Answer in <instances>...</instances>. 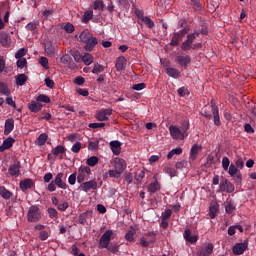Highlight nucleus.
<instances>
[{"mask_svg": "<svg viewBox=\"0 0 256 256\" xmlns=\"http://www.w3.org/2000/svg\"><path fill=\"white\" fill-rule=\"evenodd\" d=\"M115 238V233L113 230H106L99 240V247L101 249H107L110 253H118L119 252V244H111V239Z\"/></svg>", "mask_w": 256, "mask_h": 256, "instance_id": "nucleus-1", "label": "nucleus"}, {"mask_svg": "<svg viewBox=\"0 0 256 256\" xmlns=\"http://www.w3.org/2000/svg\"><path fill=\"white\" fill-rule=\"evenodd\" d=\"M79 39L81 43H84L85 51L91 53V51H95V47L99 45V39L93 36V33L89 32V30H84L80 33Z\"/></svg>", "mask_w": 256, "mask_h": 256, "instance_id": "nucleus-2", "label": "nucleus"}, {"mask_svg": "<svg viewBox=\"0 0 256 256\" xmlns=\"http://www.w3.org/2000/svg\"><path fill=\"white\" fill-rule=\"evenodd\" d=\"M169 131L172 139L183 141L186 137H189V122H184L180 128L171 125Z\"/></svg>", "mask_w": 256, "mask_h": 256, "instance_id": "nucleus-3", "label": "nucleus"}, {"mask_svg": "<svg viewBox=\"0 0 256 256\" xmlns=\"http://www.w3.org/2000/svg\"><path fill=\"white\" fill-rule=\"evenodd\" d=\"M63 177H65V174H63V172L58 173L54 180H52L49 184L47 189L50 191V193H53V191L57 190V187H59V189H67V183H65L63 181Z\"/></svg>", "mask_w": 256, "mask_h": 256, "instance_id": "nucleus-4", "label": "nucleus"}, {"mask_svg": "<svg viewBox=\"0 0 256 256\" xmlns=\"http://www.w3.org/2000/svg\"><path fill=\"white\" fill-rule=\"evenodd\" d=\"M27 221L29 223H39L41 221V209H39V206H30L27 213Z\"/></svg>", "mask_w": 256, "mask_h": 256, "instance_id": "nucleus-5", "label": "nucleus"}, {"mask_svg": "<svg viewBox=\"0 0 256 256\" xmlns=\"http://www.w3.org/2000/svg\"><path fill=\"white\" fill-rule=\"evenodd\" d=\"M199 37V32H194L187 35V40L182 43V51H191L193 49V41Z\"/></svg>", "mask_w": 256, "mask_h": 256, "instance_id": "nucleus-6", "label": "nucleus"}, {"mask_svg": "<svg viewBox=\"0 0 256 256\" xmlns=\"http://www.w3.org/2000/svg\"><path fill=\"white\" fill-rule=\"evenodd\" d=\"M89 175H91V168L89 166L81 165L78 168L77 182L80 184L83 183V181H85Z\"/></svg>", "mask_w": 256, "mask_h": 256, "instance_id": "nucleus-7", "label": "nucleus"}, {"mask_svg": "<svg viewBox=\"0 0 256 256\" xmlns=\"http://www.w3.org/2000/svg\"><path fill=\"white\" fill-rule=\"evenodd\" d=\"M213 243H204L201 248L197 251L196 256H210L213 253Z\"/></svg>", "mask_w": 256, "mask_h": 256, "instance_id": "nucleus-8", "label": "nucleus"}, {"mask_svg": "<svg viewBox=\"0 0 256 256\" xmlns=\"http://www.w3.org/2000/svg\"><path fill=\"white\" fill-rule=\"evenodd\" d=\"M110 115H113V109H102L95 114L97 121H109Z\"/></svg>", "mask_w": 256, "mask_h": 256, "instance_id": "nucleus-9", "label": "nucleus"}, {"mask_svg": "<svg viewBox=\"0 0 256 256\" xmlns=\"http://www.w3.org/2000/svg\"><path fill=\"white\" fill-rule=\"evenodd\" d=\"M80 189L84 191V193H88V191H95L97 189V180L92 179L86 182L80 183Z\"/></svg>", "mask_w": 256, "mask_h": 256, "instance_id": "nucleus-10", "label": "nucleus"}, {"mask_svg": "<svg viewBox=\"0 0 256 256\" xmlns=\"http://www.w3.org/2000/svg\"><path fill=\"white\" fill-rule=\"evenodd\" d=\"M8 173L11 177H19V175H21V162H19V160H15L8 168Z\"/></svg>", "mask_w": 256, "mask_h": 256, "instance_id": "nucleus-11", "label": "nucleus"}, {"mask_svg": "<svg viewBox=\"0 0 256 256\" xmlns=\"http://www.w3.org/2000/svg\"><path fill=\"white\" fill-rule=\"evenodd\" d=\"M220 191H222V193H233V191H235V185L229 182V180L224 179L220 182Z\"/></svg>", "mask_w": 256, "mask_h": 256, "instance_id": "nucleus-12", "label": "nucleus"}, {"mask_svg": "<svg viewBox=\"0 0 256 256\" xmlns=\"http://www.w3.org/2000/svg\"><path fill=\"white\" fill-rule=\"evenodd\" d=\"M185 35H187V30H185V29L180 30L179 32L175 33L174 36L172 37L170 45H172L173 47L179 45V43H181V41H183V37H185Z\"/></svg>", "mask_w": 256, "mask_h": 256, "instance_id": "nucleus-13", "label": "nucleus"}, {"mask_svg": "<svg viewBox=\"0 0 256 256\" xmlns=\"http://www.w3.org/2000/svg\"><path fill=\"white\" fill-rule=\"evenodd\" d=\"M201 151H203V146L199 144H193L189 154L190 161H195L199 156V153H201Z\"/></svg>", "mask_w": 256, "mask_h": 256, "instance_id": "nucleus-14", "label": "nucleus"}, {"mask_svg": "<svg viewBox=\"0 0 256 256\" xmlns=\"http://www.w3.org/2000/svg\"><path fill=\"white\" fill-rule=\"evenodd\" d=\"M183 237L187 243H190L191 245H195L197 241H199V236L193 235L191 232V229H186L183 233Z\"/></svg>", "mask_w": 256, "mask_h": 256, "instance_id": "nucleus-15", "label": "nucleus"}, {"mask_svg": "<svg viewBox=\"0 0 256 256\" xmlns=\"http://www.w3.org/2000/svg\"><path fill=\"white\" fill-rule=\"evenodd\" d=\"M114 169L123 174V171L127 169V162L121 158L114 159Z\"/></svg>", "mask_w": 256, "mask_h": 256, "instance_id": "nucleus-16", "label": "nucleus"}, {"mask_svg": "<svg viewBox=\"0 0 256 256\" xmlns=\"http://www.w3.org/2000/svg\"><path fill=\"white\" fill-rule=\"evenodd\" d=\"M173 215V210L168 209L164 213H162V221H161V227L163 229H167L169 227V218Z\"/></svg>", "mask_w": 256, "mask_h": 256, "instance_id": "nucleus-17", "label": "nucleus"}, {"mask_svg": "<svg viewBox=\"0 0 256 256\" xmlns=\"http://www.w3.org/2000/svg\"><path fill=\"white\" fill-rule=\"evenodd\" d=\"M15 129V120L13 118L6 119L4 124V135H10Z\"/></svg>", "mask_w": 256, "mask_h": 256, "instance_id": "nucleus-18", "label": "nucleus"}, {"mask_svg": "<svg viewBox=\"0 0 256 256\" xmlns=\"http://www.w3.org/2000/svg\"><path fill=\"white\" fill-rule=\"evenodd\" d=\"M233 254L234 255H243L245 251H247V244L246 243H237L233 248H232Z\"/></svg>", "mask_w": 256, "mask_h": 256, "instance_id": "nucleus-19", "label": "nucleus"}, {"mask_svg": "<svg viewBox=\"0 0 256 256\" xmlns=\"http://www.w3.org/2000/svg\"><path fill=\"white\" fill-rule=\"evenodd\" d=\"M28 109L31 113H39L43 109V104L39 103L37 100H32L31 103L28 104Z\"/></svg>", "mask_w": 256, "mask_h": 256, "instance_id": "nucleus-20", "label": "nucleus"}, {"mask_svg": "<svg viewBox=\"0 0 256 256\" xmlns=\"http://www.w3.org/2000/svg\"><path fill=\"white\" fill-rule=\"evenodd\" d=\"M0 44L2 47H11V36L5 32L0 33Z\"/></svg>", "mask_w": 256, "mask_h": 256, "instance_id": "nucleus-21", "label": "nucleus"}, {"mask_svg": "<svg viewBox=\"0 0 256 256\" xmlns=\"http://www.w3.org/2000/svg\"><path fill=\"white\" fill-rule=\"evenodd\" d=\"M127 65V59L125 58V56H119L116 59V71H123L125 69V66Z\"/></svg>", "mask_w": 256, "mask_h": 256, "instance_id": "nucleus-22", "label": "nucleus"}, {"mask_svg": "<svg viewBox=\"0 0 256 256\" xmlns=\"http://www.w3.org/2000/svg\"><path fill=\"white\" fill-rule=\"evenodd\" d=\"M13 143H15V139H13L12 137H8L7 139H5L0 146V153H3V151L7 149H11V147H13Z\"/></svg>", "mask_w": 256, "mask_h": 256, "instance_id": "nucleus-23", "label": "nucleus"}, {"mask_svg": "<svg viewBox=\"0 0 256 256\" xmlns=\"http://www.w3.org/2000/svg\"><path fill=\"white\" fill-rule=\"evenodd\" d=\"M177 62L181 67H187L191 63V57L187 55H180L176 58Z\"/></svg>", "mask_w": 256, "mask_h": 256, "instance_id": "nucleus-24", "label": "nucleus"}, {"mask_svg": "<svg viewBox=\"0 0 256 256\" xmlns=\"http://www.w3.org/2000/svg\"><path fill=\"white\" fill-rule=\"evenodd\" d=\"M213 119H214V125L216 127H221V119L219 118V107L217 105H213Z\"/></svg>", "mask_w": 256, "mask_h": 256, "instance_id": "nucleus-25", "label": "nucleus"}, {"mask_svg": "<svg viewBox=\"0 0 256 256\" xmlns=\"http://www.w3.org/2000/svg\"><path fill=\"white\" fill-rule=\"evenodd\" d=\"M67 151V148H65L63 145H58L55 148L51 150V153L57 157V155H60V159H63V154Z\"/></svg>", "mask_w": 256, "mask_h": 256, "instance_id": "nucleus-26", "label": "nucleus"}, {"mask_svg": "<svg viewBox=\"0 0 256 256\" xmlns=\"http://www.w3.org/2000/svg\"><path fill=\"white\" fill-rule=\"evenodd\" d=\"M20 189H22L23 191H27V189H31L34 185L33 180L26 178L22 181H20Z\"/></svg>", "mask_w": 256, "mask_h": 256, "instance_id": "nucleus-27", "label": "nucleus"}, {"mask_svg": "<svg viewBox=\"0 0 256 256\" xmlns=\"http://www.w3.org/2000/svg\"><path fill=\"white\" fill-rule=\"evenodd\" d=\"M111 151L114 155H119L121 153V142L115 140L110 142Z\"/></svg>", "mask_w": 256, "mask_h": 256, "instance_id": "nucleus-28", "label": "nucleus"}, {"mask_svg": "<svg viewBox=\"0 0 256 256\" xmlns=\"http://www.w3.org/2000/svg\"><path fill=\"white\" fill-rule=\"evenodd\" d=\"M44 49L48 57H53V55H55V45H53V42H46Z\"/></svg>", "mask_w": 256, "mask_h": 256, "instance_id": "nucleus-29", "label": "nucleus"}, {"mask_svg": "<svg viewBox=\"0 0 256 256\" xmlns=\"http://www.w3.org/2000/svg\"><path fill=\"white\" fill-rule=\"evenodd\" d=\"M0 94L5 95V97L11 96V89H9V85L1 81H0Z\"/></svg>", "mask_w": 256, "mask_h": 256, "instance_id": "nucleus-30", "label": "nucleus"}, {"mask_svg": "<svg viewBox=\"0 0 256 256\" xmlns=\"http://www.w3.org/2000/svg\"><path fill=\"white\" fill-rule=\"evenodd\" d=\"M0 195L2 199H6V200H9L11 199V197H13V194L11 193V191L7 190L5 186H0Z\"/></svg>", "mask_w": 256, "mask_h": 256, "instance_id": "nucleus-31", "label": "nucleus"}, {"mask_svg": "<svg viewBox=\"0 0 256 256\" xmlns=\"http://www.w3.org/2000/svg\"><path fill=\"white\" fill-rule=\"evenodd\" d=\"M47 139H49V136L46 133H42L39 135V137L37 138L35 143L39 147H43V145H45V143H47Z\"/></svg>", "mask_w": 256, "mask_h": 256, "instance_id": "nucleus-32", "label": "nucleus"}, {"mask_svg": "<svg viewBox=\"0 0 256 256\" xmlns=\"http://www.w3.org/2000/svg\"><path fill=\"white\" fill-rule=\"evenodd\" d=\"M25 83H27V75L19 74L16 76V85H18V87H23Z\"/></svg>", "mask_w": 256, "mask_h": 256, "instance_id": "nucleus-33", "label": "nucleus"}, {"mask_svg": "<svg viewBox=\"0 0 256 256\" xmlns=\"http://www.w3.org/2000/svg\"><path fill=\"white\" fill-rule=\"evenodd\" d=\"M135 233L136 231L131 228L128 230L125 234L126 241H129V243H133L135 241Z\"/></svg>", "mask_w": 256, "mask_h": 256, "instance_id": "nucleus-34", "label": "nucleus"}, {"mask_svg": "<svg viewBox=\"0 0 256 256\" xmlns=\"http://www.w3.org/2000/svg\"><path fill=\"white\" fill-rule=\"evenodd\" d=\"M225 211H226V213H228V215H231V213H233V211H235V203H233V201H231V200H227L226 206H225Z\"/></svg>", "mask_w": 256, "mask_h": 256, "instance_id": "nucleus-35", "label": "nucleus"}, {"mask_svg": "<svg viewBox=\"0 0 256 256\" xmlns=\"http://www.w3.org/2000/svg\"><path fill=\"white\" fill-rule=\"evenodd\" d=\"M167 75L170 77H173L174 79H177L181 75V72L175 68H167L166 70Z\"/></svg>", "mask_w": 256, "mask_h": 256, "instance_id": "nucleus-36", "label": "nucleus"}, {"mask_svg": "<svg viewBox=\"0 0 256 256\" xmlns=\"http://www.w3.org/2000/svg\"><path fill=\"white\" fill-rule=\"evenodd\" d=\"M181 153H183V148H174L167 154V159H173L174 155H181Z\"/></svg>", "mask_w": 256, "mask_h": 256, "instance_id": "nucleus-37", "label": "nucleus"}, {"mask_svg": "<svg viewBox=\"0 0 256 256\" xmlns=\"http://www.w3.org/2000/svg\"><path fill=\"white\" fill-rule=\"evenodd\" d=\"M61 63H63V65H68L70 66L71 63H73V58L71 57V55L69 54H65L60 58Z\"/></svg>", "mask_w": 256, "mask_h": 256, "instance_id": "nucleus-38", "label": "nucleus"}, {"mask_svg": "<svg viewBox=\"0 0 256 256\" xmlns=\"http://www.w3.org/2000/svg\"><path fill=\"white\" fill-rule=\"evenodd\" d=\"M38 103H51V98L45 94H40L36 97Z\"/></svg>", "mask_w": 256, "mask_h": 256, "instance_id": "nucleus-39", "label": "nucleus"}, {"mask_svg": "<svg viewBox=\"0 0 256 256\" xmlns=\"http://www.w3.org/2000/svg\"><path fill=\"white\" fill-rule=\"evenodd\" d=\"M97 163H99V157H97V156H92V157L88 158L86 161V165H88V167H95V165H97Z\"/></svg>", "mask_w": 256, "mask_h": 256, "instance_id": "nucleus-40", "label": "nucleus"}, {"mask_svg": "<svg viewBox=\"0 0 256 256\" xmlns=\"http://www.w3.org/2000/svg\"><path fill=\"white\" fill-rule=\"evenodd\" d=\"M159 182L155 181V182H152L148 185V191L149 193H156L157 191H159Z\"/></svg>", "mask_w": 256, "mask_h": 256, "instance_id": "nucleus-41", "label": "nucleus"}, {"mask_svg": "<svg viewBox=\"0 0 256 256\" xmlns=\"http://www.w3.org/2000/svg\"><path fill=\"white\" fill-rule=\"evenodd\" d=\"M82 61H83L84 65H91V63H93V55H91L89 53H85L82 56Z\"/></svg>", "mask_w": 256, "mask_h": 256, "instance_id": "nucleus-42", "label": "nucleus"}, {"mask_svg": "<svg viewBox=\"0 0 256 256\" xmlns=\"http://www.w3.org/2000/svg\"><path fill=\"white\" fill-rule=\"evenodd\" d=\"M92 213V211H86L83 214H81L78 219L80 225H85V223H87V215H92Z\"/></svg>", "mask_w": 256, "mask_h": 256, "instance_id": "nucleus-43", "label": "nucleus"}, {"mask_svg": "<svg viewBox=\"0 0 256 256\" xmlns=\"http://www.w3.org/2000/svg\"><path fill=\"white\" fill-rule=\"evenodd\" d=\"M105 71V66L101 64H95L94 68L92 69V73L94 75H99V73H103Z\"/></svg>", "mask_w": 256, "mask_h": 256, "instance_id": "nucleus-44", "label": "nucleus"}, {"mask_svg": "<svg viewBox=\"0 0 256 256\" xmlns=\"http://www.w3.org/2000/svg\"><path fill=\"white\" fill-rule=\"evenodd\" d=\"M88 149L89 151H97L99 149V140L89 141Z\"/></svg>", "mask_w": 256, "mask_h": 256, "instance_id": "nucleus-45", "label": "nucleus"}, {"mask_svg": "<svg viewBox=\"0 0 256 256\" xmlns=\"http://www.w3.org/2000/svg\"><path fill=\"white\" fill-rule=\"evenodd\" d=\"M164 172L167 173V175H170V177H177V170L171 166H166Z\"/></svg>", "mask_w": 256, "mask_h": 256, "instance_id": "nucleus-46", "label": "nucleus"}, {"mask_svg": "<svg viewBox=\"0 0 256 256\" xmlns=\"http://www.w3.org/2000/svg\"><path fill=\"white\" fill-rule=\"evenodd\" d=\"M178 95L179 97H189L190 92L189 89H187L185 86H182L178 89Z\"/></svg>", "mask_w": 256, "mask_h": 256, "instance_id": "nucleus-47", "label": "nucleus"}, {"mask_svg": "<svg viewBox=\"0 0 256 256\" xmlns=\"http://www.w3.org/2000/svg\"><path fill=\"white\" fill-rule=\"evenodd\" d=\"M93 9L103 11L105 9V4L102 0H96L94 2Z\"/></svg>", "mask_w": 256, "mask_h": 256, "instance_id": "nucleus-48", "label": "nucleus"}, {"mask_svg": "<svg viewBox=\"0 0 256 256\" xmlns=\"http://www.w3.org/2000/svg\"><path fill=\"white\" fill-rule=\"evenodd\" d=\"M27 55V50L25 48H20L16 53H15V59H23Z\"/></svg>", "mask_w": 256, "mask_h": 256, "instance_id": "nucleus-49", "label": "nucleus"}, {"mask_svg": "<svg viewBox=\"0 0 256 256\" xmlns=\"http://www.w3.org/2000/svg\"><path fill=\"white\" fill-rule=\"evenodd\" d=\"M51 117H52V115H51V113H48V112H42L41 114H40V116L38 117V121H43V119L45 120V121H51Z\"/></svg>", "mask_w": 256, "mask_h": 256, "instance_id": "nucleus-50", "label": "nucleus"}, {"mask_svg": "<svg viewBox=\"0 0 256 256\" xmlns=\"http://www.w3.org/2000/svg\"><path fill=\"white\" fill-rule=\"evenodd\" d=\"M39 26V21H33L26 25L27 31H35L37 27Z\"/></svg>", "mask_w": 256, "mask_h": 256, "instance_id": "nucleus-51", "label": "nucleus"}, {"mask_svg": "<svg viewBox=\"0 0 256 256\" xmlns=\"http://www.w3.org/2000/svg\"><path fill=\"white\" fill-rule=\"evenodd\" d=\"M229 165H231V161L229 160V158H227V156L222 158V167L224 169V171H229Z\"/></svg>", "mask_w": 256, "mask_h": 256, "instance_id": "nucleus-52", "label": "nucleus"}, {"mask_svg": "<svg viewBox=\"0 0 256 256\" xmlns=\"http://www.w3.org/2000/svg\"><path fill=\"white\" fill-rule=\"evenodd\" d=\"M48 215L50 219H57V217H59V213L55 208H48Z\"/></svg>", "mask_w": 256, "mask_h": 256, "instance_id": "nucleus-53", "label": "nucleus"}, {"mask_svg": "<svg viewBox=\"0 0 256 256\" xmlns=\"http://www.w3.org/2000/svg\"><path fill=\"white\" fill-rule=\"evenodd\" d=\"M153 243V240H149V237H142L140 239V245L141 247H147L148 245H151Z\"/></svg>", "mask_w": 256, "mask_h": 256, "instance_id": "nucleus-54", "label": "nucleus"}, {"mask_svg": "<svg viewBox=\"0 0 256 256\" xmlns=\"http://www.w3.org/2000/svg\"><path fill=\"white\" fill-rule=\"evenodd\" d=\"M142 23H144V25L148 26L149 29H152V27L155 25V23H153V20H151V18H149L147 16L142 18Z\"/></svg>", "mask_w": 256, "mask_h": 256, "instance_id": "nucleus-55", "label": "nucleus"}, {"mask_svg": "<svg viewBox=\"0 0 256 256\" xmlns=\"http://www.w3.org/2000/svg\"><path fill=\"white\" fill-rule=\"evenodd\" d=\"M108 175L109 177H112L114 179H119V177H121V175H123L122 173H120L118 170H109L108 171Z\"/></svg>", "mask_w": 256, "mask_h": 256, "instance_id": "nucleus-56", "label": "nucleus"}, {"mask_svg": "<svg viewBox=\"0 0 256 256\" xmlns=\"http://www.w3.org/2000/svg\"><path fill=\"white\" fill-rule=\"evenodd\" d=\"M237 171H239V169H237V166L234 164H231L228 168V173L231 177H235V175H237Z\"/></svg>", "mask_w": 256, "mask_h": 256, "instance_id": "nucleus-57", "label": "nucleus"}, {"mask_svg": "<svg viewBox=\"0 0 256 256\" xmlns=\"http://www.w3.org/2000/svg\"><path fill=\"white\" fill-rule=\"evenodd\" d=\"M69 185H75L77 183V172L72 173L68 178Z\"/></svg>", "mask_w": 256, "mask_h": 256, "instance_id": "nucleus-58", "label": "nucleus"}, {"mask_svg": "<svg viewBox=\"0 0 256 256\" xmlns=\"http://www.w3.org/2000/svg\"><path fill=\"white\" fill-rule=\"evenodd\" d=\"M64 31H66V33H73V31H75V26H73V24L67 22L64 25Z\"/></svg>", "mask_w": 256, "mask_h": 256, "instance_id": "nucleus-59", "label": "nucleus"}, {"mask_svg": "<svg viewBox=\"0 0 256 256\" xmlns=\"http://www.w3.org/2000/svg\"><path fill=\"white\" fill-rule=\"evenodd\" d=\"M39 63L44 67V69H49V59H47V57H41Z\"/></svg>", "mask_w": 256, "mask_h": 256, "instance_id": "nucleus-60", "label": "nucleus"}, {"mask_svg": "<svg viewBox=\"0 0 256 256\" xmlns=\"http://www.w3.org/2000/svg\"><path fill=\"white\" fill-rule=\"evenodd\" d=\"M16 65H17V67H19V69H23V67H25V65H27V59L18 58Z\"/></svg>", "mask_w": 256, "mask_h": 256, "instance_id": "nucleus-61", "label": "nucleus"}, {"mask_svg": "<svg viewBox=\"0 0 256 256\" xmlns=\"http://www.w3.org/2000/svg\"><path fill=\"white\" fill-rule=\"evenodd\" d=\"M81 151V142H76L71 148L72 153H79Z\"/></svg>", "mask_w": 256, "mask_h": 256, "instance_id": "nucleus-62", "label": "nucleus"}, {"mask_svg": "<svg viewBox=\"0 0 256 256\" xmlns=\"http://www.w3.org/2000/svg\"><path fill=\"white\" fill-rule=\"evenodd\" d=\"M57 209L58 211H67V209H69V202H63L58 204Z\"/></svg>", "mask_w": 256, "mask_h": 256, "instance_id": "nucleus-63", "label": "nucleus"}, {"mask_svg": "<svg viewBox=\"0 0 256 256\" xmlns=\"http://www.w3.org/2000/svg\"><path fill=\"white\" fill-rule=\"evenodd\" d=\"M209 215L211 219H215V217H217V207L215 206L210 207Z\"/></svg>", "mask_w": 256, "mask_h": 256, "instance_id": "nucleus-64", "label": "nucleus"}]
</instances>
